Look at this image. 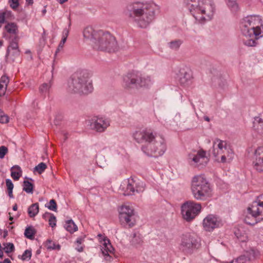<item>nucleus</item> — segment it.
<instances>
[{
	"mask_svg": "<svg viewBox=\"0 0 263 263\" xmlns=\"http://www.w3.org/2000/svg\"><path fill=\"white\" fill-rule=\"evenodd\" d=\"M224 152L225 153H224L221 157L219 159H216V160L218 162L222 163H231L234 157V153L233 151L229 147L227 150H224Z\"/></svg>",
	"mask_w": 263,
	"mask_h": 263,
	"instance_id": "4be33fe9",
	"label": "nucleus"
},
{
	"mask_svg": "<svg viewBox=\"0 0 263 263\" xmlns=\"http://www.w3.org/2000/svg\"><path fill=\"white\" fill-rule=\"evenodd\" d=\"M182 218L187 222L192 221L201 212V203L189 200L182 203L180 207Z\"/></svg>",
	"mask_w": 263,
	"mask_h": 263,
	"instance_id": "1a4fd4ad",
	"label": "nucleus"
},
{
	"mask_svg": "<svg viewBox=\"0 0 263 263\" xmlns=\"http://www.w3.org/2000/svg\"><path fill=\"white\" fill-rule=\"evenodd\" d=\"M0 263H11V262L9 259L7 258L5 259L3 261L0 262Z\"/></svg>",
	"mask_w": 263,
	"mask_h": 263,
	"instance_id": "13d9d810",
	"label": "nucleus"
},
{
	"mask_svg": "<svg viewBox=\"0 0 263 263\" xmlns=\"http://www.w3.org/2000/svg\"><path fill=\"white\" fill-rule=\"evenodd\" d=\"M182 43V41L180 40H175L169 42L168 43V46L171 49L177 50L179 48Z\"/></svg>",
	"mask_w": 263,
	"mask_h": 263,
	"instance_id": "f704fd0d",
	"label": "nucleus"
},
{
	"mask_svg": "<svg viewBox=\"0 0 263 263\" xmlns=\"http://www.w3.org/2000/svg\"><path fill=\"white\" fill-rule=\"evenodd\" d=\"M133 137L138 143L145 142L141 149L148 156L158 157L162 156L166 150L165 139L156 136L151 129L136 131L133 134Z\"/></svg>",
	"mask_w": 263,
	"mask_h": 263,
	"instance_id": "f257e3e1",
	"label": "nucleus"
},
{
	"mask_svg": "<svg viewBox=\"0 0 263 263\" xmlns=\"http://www.w3.org/2000/svg\"><path fill=\"white\" fill-rule=\"evenodd\" d=\"M199 245L198 238L194 233L183 234L180 244V249L185 253L191 254Z\"/></svg>",
	"mask_w": 263,
	"mask_h": 263,
	"instance_id": "9d476101",
	"label": "nucleus"
},
{
	"mask_svg": "<svg viewBox=\"0 0 263 263\" xmlns=\"http://www.w3.org/2000/svg\"><path fill=\"white\" fill-rule=\"evenodd\" d=\"M9 121V118L6 116L4 112L0 109V123H7Z\"/></svg>",
	"mask_w": 263,
	"mask_h": 263,
	"instance_id": "79ce46f5",
	"label": "nucleus"
},
{
	"mask_svg": "<svg viewBox=\"0 0 263 263\" xmlns=\"http://www.w3.org/2000/svg\"><path fill=\"white\" fill-rule=\"evenodd\" d=\"M46 12V10L45 9H44L43 11V12L44 13H45V12Z\"/></svg>",
	"mask_w": 263,
	"mask_h": 263,
	"instance_id": "338daca9",
	"label": "nucleus"
},
{
	"mask_svg": "<svg viewBox=\"0 0 263 263\" xmlns=\"http://www.w3.org/2000/svg\"><path fill=\"white\" fill-rule=\"evenodd\" d=\"M66 40L65 37H62L59 45L57 48V49L55 51V54H57L59 52H60L63 48L64 44L65 43Z\"/></svg>",
	"mask_w": 263,
	"mask_h": 263,
	"instance_id": "8fccbe9b",
	"label": "nucleus"
},
{
	"mask_svg": "<svg viewBox=\"0 0 263 263\" xmlns=\"http://www.w3.org/2000/svg\"><path fill=\"white\" fill-rule=\"evenodd\" d=\"M135 194L143 192L145 189V184L144 182L139 180L134 179Z\"/></svg>",
	"mask_w": 263,
	"mask_h": 263,
	"instance_id": "c756f323",
	"label": "nucleus"
},
{
	"mask_svg": "<svg viewBox=\"0 0 263 263\" xmlns=\"http://www.w3.org/2000/svg\"><path fill=\"white\" fill-rule=\"evenodd\" d=\"M191 13L195 20L200 23L210 20L215 12L212 0H185Z\"/></svg>",
	"mask_w": 263,
	"mask_h": 263,
	"instance_id": "20e7f679",
	"label": "nucleus"
},
{
	"mask_svg": "<svg viewBox=\"0 0 263 263\" xmlns=\"http://www.w3.org/2000/svg\"><path fill=\"white\" fill-rule=\"evenodd\" d=\"M26 1L28 5H32L33 3V0H26Z\"/></svg>",
	"mask_w": 263,
	"mask_h": 263,
	"instance_id": "bf43d9fd",
	"label": "nucleus"
},
{
	"mask_svg": "<svg viewBox=\"0 0 263 263\" xmlns=\"http://www.w3.org/2000/svg\"><path fill=\"white\" fill-rule=\"evenodd\" d=\"M17 209V205L16 204H15L13 206V210L14 211H16Z\"/></svg>",
	"mask_w": 263,
	"mask_h": 263,
	"instance_id": "680f3d73",
	"label": "nucleus"
},
{
	"mask_svg": "<svg viewBox=\"0 0 263 263\" xmlns=\"http://www.w3.org/2000/svg\"><path fill=\"white\" fill-rule=\"evenodd\" d=\"M6 35L9 36H16L18 33V28L17 24L13 22L7 23L4 27Z\"/></svg>",
	"mask_w": 263,
	"mask_h": 263,
	"instance_id": "b1692460",
	"label": "nucleus"
},
{
	"mask_svg": "<svg viewBox=\"0 0 263 263\" xmlns=\"http://www.w3.org/2000/svg\"><path fill=\"white\" fill-rule=\"evenodd\" d=\"M50 84L48 83H44L40 87V90L42 93H46L49 91L50 88Z\"/></svg>",
	"mask_w": 263,
	"mask_h": 263,
	"instance_id": "37998d69",
	"label": "nucleus"
},
{
	"mask_svg": "<svg viewBox=\"0 0 263 263\" xmlns=\"http://www.w3.org/2000/svg\"><path fill=\"white\" fill-rule=\"evenodd\" d=\"M191 192L197 200L206 201L213 196L212 189L203 175H196L193 178Z\"/></svg>",
	"mask_w": 263,
	"mask_h": 263,
	"instance_id": "423d86ee",
	"label": "nucleus"
},
{
	"mask_svg": "<svg viewBox=\"0 0 263 263\" xmlns=\"http://www.w3.org/2000/svg\"><path fill=\"white\" fill-rule=\"evenodd\" d=\"M101 251L103 255L106 257V259H110V256L109 254L114 253V249L111 246L109 240L107 239L103 240V243L101 246Z\"/></svg>",
	"mask_w": 263,
	"mask_h": 263,
	"instance_id": "412c9836",
	"label": "nucleus"
},
{
	"mask_svg": "<svg viewBox=\"0 0 263 263\" xmlns=\"http://www.w3.org/2000/svg\"><path fill=\"white\" fill-rule=\"evenodd\" d=\"M253 168L258 172H263V146L257 147L252 158Z\"/></svg>",
	"mask_w": 263,
	"mask_h": 263,
	"instance_id": "f3484780",
	"label": "nucleus"
},
{
	"mask_svg": "<svg viewBox=\"0 0 263 263\" xmlns=\"http://www.w3.org/2000/svg\"><path fill=\"white\" fill-rule=\"evenodd\" d=\"M69 34V31L67 29H64L63 32V37H65V39L67 40V37Z\"/></svg>",
	"mask_w": 263,
	"mask_h": 263,
	"instance_id": "5fc2aeb1",
	"label": "nucleus"
},
{
	"mask_svg": "<svg viewBox=\"0 0 263 263\" xmlns=\"http://www.w3.org/2000/svg\"><path fill=\"white\" fill-rule=\"evenodd\" d=\"M262 20L258 15H250L243 18L241 23V30L246 39H243L245 45L248 46L256 45V40L263 35Z\"/></svg>",
	"mask_w": 263,
	"mask_h": 263,
	"instance_id": "f03ea898",
	"label": "nucleus"
},
{
	"mask_svg": "<svg viewBox=\"0 0 263 263\" xmlns=\"http://www.w3.org/2000/svg\"><path fill=\"white\" fill-rule=\"evenodd\" d=\"M3 250L7 253H11L14 251V246L12 243L7 242L3 244Z\"/></svg>",
	"mask_w": 263,
	"mask_h": 263,
	"instance_id": "4c0bfd02",
	"label": "nucleus"
},
{
	"mask_svg": "<svg viewBox=\"0 0 263 263\" xmlns=\"http://www.w3.org/2000/svg\"><path fill=\"white\" fill-rule=\"evenodd\" d=\"M247 212L254 217H257L259 221L263 220V201L256 200L248 207Z\"/></svg>",
	"mask_w": 263,
	"mask_h": 263,
	"instance_id": "a211bd4d",
	"label": "nucleus"
},
{
	"mask_svg": "<svg viewBox=\"0 0 263 263\" xmlns=\"http://www.w3.org/2000/svg\"><path fill=\"white\" fill-rule=\"evenodd\" d=\"M223 226L221 219L216 215L209 214L203 220L202 226L205 231L212 232Z\"/></svg>",
	"mask_w": 263,
	"mask_h": 263,
	"instance_id": "4468645a",
	"label": "nucleus"
},
{
	"mask_svg": "<svg viewBox=\"0 0 263 263\" xmlns=\"http://www.w3.org/2000/svg\"><path fill=\"white\" fill-rule=\"evenodd\" d=\"M179 83L185 88L191 87L193 83V76L192 70L187 67H183L180 69Z\"/></svg>",
	"mask_w": 263,
	"mask_h": 263,
	"instance_id": "dca6fc26",
	"label": "nucleus"
},
{
	"mask_svg": "<svg viewBox=\"0 0 263 263\" xmlns=\"http://www.w3.org/2000/svg\"><path fill=\"white\" fill-rule=\"evenodd\" d=\"M13 217H12V216H10V217H9V220H10V221H12V220H13Z\"/></svg>",
	"mask_w": 263,
	"mask_h": 263,
	"instance_id": "69168bd1",
	"label": "nucleus"
},
{
	"mask_svg": "<svg viewBox=\"0 0 263 263\" xmlns=\"http://www.w3.org/2000/svg\"><path fill=\"white\" fill-rule=\"evenodd\" d=\"M101 30H95L92 27L88 26L83 31L84 41L90 44L93 48L96 43Z\"/></svg>",
	"mask_w": 263,
	"mask_h": 263,
	"instance_id": "2eb2a0df",
	"label": "nucleus"
},
{
	"mask_svg": "<svg viewBox=\"0 0 263 263\" xmlns=\"http://www.w3.org/2000/svg\"><path fill=\"white\" fill-rule=\"evenodd\" d=\"M3 256V252L2 250L1 245L0 244V257H2Z\"/></svg>",
	"mask_w": 263,
	"mask_h": 263,
	"instance_id": "052dcab7",
	"label": "nucleus"
},
{
	"mask_svg": "<svg viewBox=\"0 0 263 263\" xmlns=\"http://www.w3.org/2000/svg\"><path fill=\"white\" fill-rule=\"evenodd\" d=\"M9 3L10 7L13 9H16L19 5L18 0H10Z\"/></svg>",
	"mask_w": 263,
	"mask_h": 263,
	"instance_id": "3c124183",
	"label": "nucleus"
},
{
	"mask_svg": "<svg viewBox=\"0 0 263 263\" xmlns=\"http://www.w3.org/2000/svg\"><path fill=\"white\" fill-rule=\"evenodd\" d=\"M18 37L16 36L10 42L7 48V54H12L14 55H19L20 51L18 48Z\"/></svg>",
	"mask_w": 263,
	"mask_h": 263,
	"instance_id": "5701e85b",
	"label": "nucleus"
},
{
	"mask_svg": "<svg viewBox=\"0 0 263 263\" xmlns=\"http://www.w3.org/2000/svg\"><path fill=\"white\" fill-rule=\"evenodd\" d=\"M225 1L232 12H236L239 10V6L236 0H225Z\"/></svg>",
	"mask_w": 263,
	"mask_h": 263,
	"instance_id": "473e14b6",
	"label": "nucleus"
},
{
	"mask_svg": "<svg viewBox=\"0 0 263 263\" xmlns=\"http://www.w3.org/2000/svg\"><path fill=\"white\" fill-rule=\"evenodd\" d=\"M24 235L27 238L32 239L35 235V230L32 227H28L25 229Z\"/></svg>",
	"mask_w": 263,
	"mask_h": 263,
	"instance_id": "c9c22d12",
	"label": "nucleus"
},
{
	"mask_svg": "<svg viewBox=\"0 0 263 263\" xmlns=\"http://www.w3.org/2000/svg\"><path fill=\"white\" fill-rule=\"evenodd\" d=\"M32 256V252L31 250H25L20 258L23 261H28L31 259Z\"/></svg>",
	"mask_w": 263,
	"mask_h": 263,
	"instance_id": "58836bf2",
	"label": "nucleus"
},
{
	"mask_svg": "<svg viewBox=\"0 0 263 263\" xmlns=\"http://www.w3.org/2000/svg\"><path fill=\"white\" fill-rule=\"evenodd\" d=\"M67 90L71 93L87 94L93 90L90 74L86 70L77 72L68 81Z\"/></svg>",
	"mask_w": 263,
	"mask_h": 263,
	"instance_id": "39448f33",
	"label": "nucleus"
},
{
	"mask_svg": "<svg viewBox=\"0 0 263 263\" xmlns=\"http://www.w3.org/2000/svg\"><path fill=\"white\" fill-rule=\"evenodd\" d=\"M47 207L51 211H56L57 206L55 201L54 199L50 200Z\"/></svg>",
	"mask_w": 263,
	"mask_h": 263,
	"instance_id": "c03bdc74",
	"label": "nucleus"
},
{
	"mask_svg": "<svg viewBox=\"0 0 263 263\" xmlns=\"http://www.w3.org/2000/svg\"><path fill=\"white\" fill-rule=\"evenodd\" d=\"M234 234L237 239L241 242H246L249 239L247 231L242 228L236 229Z\"/></svg>",
	"mask_w": 263,
	"mask_h": 263,
	"instance_id": "393cba45",
	"label": "nucleus"
},
{
	"mask_svg": "<svg viewBox=\"0 0 263 263\" xmlns=\"http://www.w3.org/2000/svg\"><path fill=\"white\" fill-rule=\"evenodd\" d=\"M6 184L8 190H13L14 185L10 179H7L6 180Z\"/></svg>",
	"mask_w": 263,
	"mask_h": 263,
	"instance_id": "603ef678",
	"label": "nucleus"
},
{
	"mask_svg": "<svg viewBox=\"0 0 263 263\" xmlns=\"http://www.w3.org/2000/svg\"><path fill=\"white\" fill-rule=\"evenodd\" d=\"M7 87L0 84V97L5 95Z\"/></svg>",
	"mask_w": 263,
	"mask_h": 263,
	"instance_id": "864d4df0",
	"label": "nucleus"
},
{
	"mask_svg": "<svg viewBox=\"0 0 263 263\" xmlns=\"http://www.w3.org/2000/svg\"><path fill=\"white\" fill-rule=\"evenodd\" d=\"M230 263H247V261L245 257L241 256L233 259Z\"/></svg>",
	"mask_w": 263,
	"mask_h": 263,
	"instance_id": "49530a36",
	"label": "nucleus"
},
{
	"mask_svg": "<svg viewBox=\"0 0 263 263\" xmlns=\"http://www.w3.org/2000/svg\"><path fill=\"white\" fill-rule=\"evenodd\" d=\"M8 148L6 146H0V159L4 158L5 155L8 153Z\"/></svg>",
	"mask_w": 263,
	"mask_h": 263,
	"instance_id": "09e8293b",
	"label": "nucleus"
},
{
	"mask_svg": "<svg viewBox=\"0 0 263 263\" xmlns=\"http://www.w3.org/2000/svg\"><path fill=\"white\" fill-rule=\"evenodd\" d=\"M204 119H205V120H206L207 121H210V119H209V118L208 117H205Z\"/></svg>",
	"mask_w": 263,
	"mask_h": 263,
	"instance_id": "0e129e2a",
	"label": "nucleus"
},
{
	"mask_svg": "<svg viewBox=\"0 0 263 263\" xmlns=\"http://www.w3.org/2000/svg\"><path fill=\"white\" fill-rule=\"evenodd\" d=\"M68 0H59V2L60 4H63L65 2H67Z\"/></svg>",
	"mask_w": 263,
	"mask_h": 263,
	"instance_id": "e2e57ef3",
	"label": "nucleus"
},
{
	"mask_svg": "<svg viewBox=\"0 0 263 263\" xmlns=\"http://www.w3.org/2000/svg\"><path fill=\"white\" fill-rule=\"evenodd\" d=\"M12 16V13L10 11L5 10L4 11L0 12V26L4 24L6 19H9Z\"/></svg>",
	"mask_w": 263,
	"mask_h": 263,
	"instance_id": "72a5a7b5",
	"label": "nucleus"
},
{
	"mask_svg": "<svg viewBox=\"0 0 263 263\" xmlns=\"http://www.w3.org/2000/svg\"><path fill=\"white\" fill-rule=\"evenodd\" d=\"M64 227L66 230L70 233L76 232L78 229V227L72 220L66 221Z\"/></svg>",
	"mask_w": 263,
	"mask_h": 263,
	"instance_id": "7c9ffc66",
	"label": "nucleus"
},
{
	"mask_svg": "<svg viewBox=\"0 0 263 263\" xmlns=\"http://www.w3.org/2000/svg\"><path fill=\"white\" fill-rule=\"evenodd\" d=\"M8 196L10 198H13V190H8Z\"/></svg>",
	"mask_w": 263,
	"mask_h": 263,
	"instance_id": "4d7b16f0",
	"label": "nucleus"
},
{
	"mask_svg": "<svg viewBox=\"0 0 263 263\" xmlns=\"http://www.w3.org/2000/svg\"><path fill=\"white\" fill-rule=\"evenodd\" d=\"M154 83L153 79L147 75L141 76L138 73H128L123 78V86L126 89L135 86L148 87Z\"/></svg>",
	"mask_w": 263,
	"mask_h": 263,
	"instance_id": "0eeeda50",
	"label": "nucleus"
},
{
	"mask_svg": "<svg viewBox=\"0 0 263 263\" xmlns=\"http://www.w3.org/2000/svg\"><path fill=\"white\" fill-rule=\"evenodd\" d=\"M26 52L27 53H30V51H27Z\"/></svg>",
	"mask_w": 263,
	"mask_h": 263,
	"instance_id": "774afa93",
	"label": "nucleus"
},
{
	"mask_svg": "<svg viewBox=\"0 0 263 263\" xmlns=\"http://www.w3.org/2000/svg\"><path fill=\"white\" fill-rule=\"evenodd\" d=\"M93 48L98 50L112 52L117 50L118 45L117 41L113 35L107 32L102 30L100 31V35Z\"/></svg>",
	"mask_w": 263,
	"mask_h": 263,
	"instance_id": "6e6552de",
	"label": "nucleus"
},
{
	"mask_svg": "<svg viewBox=\"0 0 263 263\" xmlns=\"http://www.w3.org/2000/svg\"><path fill=\"white\" fill-rule=\"evenodd\" d=\"M134 185V179L128 178L122 182L120 189L123 192L124 195H133L135 194Z\"/></svg>",
	"mask_w": 263,
	"mask_h": 263,
	"instance_id": "aec40b11",
	"label": "nucleus"
},
{
	"mask_svg": "<svg viewBox=\"0 0 263 263\" xmlns=\"http://www.w3.org/2000/svg\"><path fill=\"white\" fill-rule=\"evenodd\" d=\"M33 185L28 181L23 182V190L27 193H33Z\"/></svg>",
	"mask_w": 263,
	"mask_h": 263,
	"instance_id": "e433bc0d",
	"label": "nucleus"
},
{
	"mask_svg": "<svg viewBox=\"0 0 263 263\" xmlns=\"http://www.w3.org/2000/svg\"><path fill=\"white\" fill-rule=\"evenodd\" d=\"M110 125V120L103 116H94L90 120L91 128L99 133L105 131Z\"/></svg>",
	"mask_w": 263,
	"mask_h": 263,
	"instance_id": "ddd939ff",
	"label": "nucleus"
},
{
	"mask_svg": "<svg viewBox=\"0 0 263 263\" xmlns=\"http://www.w3.org/2000/svg\"><path fill=\"white\" fill-rule=\"evenodd\" d=\"M22 170L18 165H15L11 168V176L15 180H18L22 176Z\"/></svg>",
	"mask_w": 263,
	"mask_h": 263,
	"instance_id": "bb28decb",
	"label": "nucleus"
},
{
	"mask_svg": "<svg viewBox=\"0 0 263 263\" xmlns=\"http://www.w3.org/2000/svg\"><path fill=\"white\" fill-rule=\"evenodd\" d=\"M128 16L138 27L146 28L154 19L153 5L148 3H135L128 11Z\"/></svg>",
	"mask_w": 263,
	"mask_h": 263,
	"instance_id": "7ed1b4c3",
	"label": "nucleus"
},
{
	"mask_svg": "<svg viewBox=\"0 0 263 263\" xmlns=\"http://www.w3.org/2000/svg\"><path fill=\"white\" fill-rule=\"evenodd\" d=\"M9 78L5 75L3 76L0 79V84H2V85H4V86H5L6 87L8 86V84H9Z\"/></svg>",
	"mask_w": 263,
	"mask_h": 263,
	"instance_id": "de8ad7c7",
	"label": "nucleus"
},
{
	"mask_svg": "<svg viewBox=\"0 0 263 263\" xmlns=\"http://www.w3.org/2000/svg\"><path fill=\"white\" fill-rule=\"evenodd\" d=\"M254 130L260 135H263V120L259 117H255L253 121Z\"/></svg>",
	"mask_w": 263,
	"mask_h": 263,
	"instance_id": "a878e982",
	"label": "nucleus"
},
{
	"mask_svg": "<svg viewBox=\"0 0 263 263\" xmlns=\"http://www.w3.org/2000/svg\"><path fill=\"white\" fill-rule=\"evenodd\" d=\"M229 147L227 142L219 139H215L213 144V154L216 159H219L224 154V150H227Z\"/></svg>",
	"mask_w": 263,
	"mask_h": 263,
	"instance_id": "6ab92c4d",
	"label": "nucleus"
},
{
	"mask_svg": "<svg viewBox=\"0 0 263 263\" xmlns=\"http://www.w3.org/2000/svg\"><path fill=\"white\" fill-rule=\"evenodd\" d=\"M244 221L248 224L254 225L260 221L257 217H254L253 216H251V215L249 214L248 212L247 214L244 218Z\"/></svg>",
	"mask_w": 263,
	"mask_h": 263,
	"instance_id": "2f4dec72",
	"label": "nucleus"
},
{
	"mask_svg": "<svg viewBox=\"0 0 263 263\" xmlns=\"http://www.w3.org/2000/svg\"><path fill=\"white\" fill-rule=\"evenodd\" d=\"M49 224L52 228H54L56 226V217L53 215V214H50V217L48 220Z\"/></svg>",
	"mask_w": 263,
	"mask_h": 263,
	"instance_id": "a18cd8bd",
	"label": "nucleus"
},
{
	"mask_svg": "<svg viewBox=\"0 0 263 263\" xmlns=\"http://www.w3.org/2000/svg\"><path fill=\"white\" fill-rule=\"evenodd\" d=\"M47 247L48 249L52 250H59L60 249V246L59 244H56L54 242L51 240H48L47 241Z\"/></svg>",
	"mask_w": 263,
	"mask_h": 263,
	"instance_id": "a19ab883",
	"label": "nucleus"
},
{
	"mask_svg": "<svg viewBox=\"0 0 263 263\" xmlns=\"http://www.w3.org/2000/svg\"><path fill=\"white\" fill-rule=\"evenodd\" d=\"M209 161L206 155V152L203 149L199 150L196 153L189 154L187 157V162L192 166L200 167L204 166Z\"/></svg>",
	"mask_w": 263,
	"mask_h": 263,
	"instance_id": "f8f14e48",
	"label": "nucleus"
},
{
	"mask_svg": "<svg viewBox=\"0 0 263 263\" xmlns=\"http://www.w3.org/2000/svg\"><path fill=\"white\" fill-rule=\"evenodd\" d=\"M85 235H82L78 237L76 241H75V249L79 252H82L84 250V245L83 243L84 242Z\"/></svg>",
	"mask_w": 263,
	"mask_h": 263,
	"instance_id": "cd10ccee",
	"label": "nucleus"
},
{
	"mask_svg": "<svg viewBox=\"0 0 263 263\" xmlns=\"http://www.w3.org/2000/svg\"><path fill=\"white\" fill-rule=\"evenodd\" d=\"M46 168V164L44 162H41L34 167V170L41 174L44 172Z\"/></svg>",
	"mask_w": 263,
	"mask_h": 263,
	"instance_id": "ea45409f",
	"label": "nucleus"
},
{
	"mask_svg": "<svg viewBox=\"0 0 263 263\" xmlns=\"http://www.w3.org/2000/svg\"><path fill=\"white\" fill-rule=\"evenodd\" d=\"M1 235L4 238H5L8 235V231L7 230H4L3 232L1 233Z\"/></svg>",
	"mask_w": 263,
	"mask_h": 263,
	"instance_id": "6e6d98bb",
	"label": "nucleus"
},
{
	"mask_svg": "<svg viewBox=\"0 0 263 263\" xmlns=\"http://www.w3.org/2000/svg\"><path fill=\"white\" fill-rule=\"evenodd\" d=\"M39 212V205L38 203L31 204L28 208V214L30 218H34Z\"/></svg>",
	"mask_w": 263,
	"mask_h": 263,
	"instance_id": "c85d7f7f",
	"label": "nucleus"
},
{
	"mask_svg": "<svg viewBox=\"0 0 263 263\" xmlns=\"http://www.w3.org/2000/svg\"><path fill=\"white\" fill-rule=\"evenodd\" d=\"M119 213L120 221L122 224H125L129 227H133L135 225L136 216L132 207L124 204L119 209Z\"/></svg>",
	"mask_w": 263,
	"mask_h": 263,
	"instance_id": "9b49d317",
	"label": "nucleus"
}]
</instances>
